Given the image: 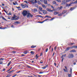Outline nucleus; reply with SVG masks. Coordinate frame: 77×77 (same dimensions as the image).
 I'll return each instance as SVG.
<instances>
[{
    "label": "nucleus",
    "mask_w": 77,
    "mask_h": 77,
    "mask_svg": "<svg viewBox=\"0 0 77 77\" xmlns=\"http://www.w3.org/2000/svg\"><path fill=\"white\" fill-rule=\"evenodd\" d=\"M17 9H20V7H17Z\"/></svg>",
    "instance_id": "nucleus-62"
},
{
    "label": "nucleus",
    "mask_w": 77,
    "mask_h": 77,
    "mask_svg": "<svg viewBox=\"0 0 77 77\" xmlns=\"http://www.w3.org/2000/svg\"><path fill=\"white\" fill-rule=\"evenodd\" d=\"M74 8H72L70 9V11H72V10H74Z\"/></svg>",
    "instance_id": "nucleus-24"
},
{
    "label": "nucleus",
    "mask_w": 77,
    "mask_h": 77,
    "mask_svg": "<svg viewBox=\"0 0 77 77\" xmlns=\"http://www.w3.org/2000/svg\"><path fill=\"white\" fill-rule=\"evenodd\" d=\"M14 24H19V22L18 21H16L14 22Z\"/></svg>",
    "instance_id": "nucleus-25"
},
{
    "label": "nucleus",
    "mask_w": 77,
    "mask_h": 77,
    "mask_svg": "<svg viewBox=\"0 0 77 77\" xmlns=\"http://www.w3.org/2000/svg\"><path fill=\"white\" fill-rule=\"evenodd\" d=\"M24 54H27V51H25L24 52Z\"/></svg>",
    "instance_id": "nucleus-30"
},
{
    "label": "nucleus",
    "mask_w": 77,
    "mask_h": 77,
    "mask_svg": "<svg viewBox=\"0 0 77 77\" xmlns=\"http://www.w3.org/2000/svg\"><path fill=\"white\" fill-rule=\"evenodd\" d=\"M46 10L48 12H53V10H51L50 8H47L46 9Z\"/></svg>",
    "instance_id": "nucleus-5"
},
{
    "label": "nucleus",
    "mask_w": 77,
    "mask_h": 77,
    "mask_svg": "<svg viewBox=\"0 0 77 77\" xmlns=\"http://www.w3.org/2000/svg\"><path fill=\"white\" fill-rule=\"evenodd\" d=\"M10 77V76L9 75H7L6 77Z\"/></svg>",
    "instance_id": "nucleus-61"
},
{
    "label": "nucleus",
    "mask_w": 77,
    "mask_h": 77,
    "mask_svg": "<svg viewBox=\"0 0 77 77\" xmlns=\"http://www.w3.org/2000/svg\"><path fill=\"white\" fill-rule=\"evenodd\" d=\"M34 11H35V12H37L38 11V10L36 8L34 9Z\"/></svg>",
    "instance_id": "nucleus-31"
},
{
    "label": "nucleus",
    "mask_w": 77,
    "mask_h": 77,
    "mask_svg": "<svg viewBox=\"0 0 77 77\" xmlns=\"http://www.w3.org/2000/svg\"><path fill=\"white\" fill-rule=\"evenodd\" d=\"M58 14H59V13H57L56 12H54V15H57Z\"/></svg>",
    "instance_id": "nucleus-10"
},
{
    "label": "nucleus",
    "mask_w": 77,
    "mask_h": 77,
    "mask_svg": "<svg viewBox=\"0 0 77 77\" xmlns=\"http://www.w3.org/2000/svg\"><path fill=\"white\" fill-rule=\"evenodd\" d=\"M69 1H70V0H66V2H69Z\"/></svg>",
    "instance_id": "nucleus-40"
},
{
    "label": "nucleus",
    "mask_w": 77,
    "mask_h": 77,
    "mask_svg": "<svg viewBox=\"0 0 77 77\" xmlns=\"http://www.w3.org/2000/svg\"><path fill=\"white\" fill-rule=\"evenodd\" d=\"M44 2L45 4H46H46H47V1L46 0H44Z\"/></svg>",
    "instance_id": "nucleus-14"
},
{
    "label": "nucleus",
    "mask_w": 77,
    "mask_h": 77,
    "mask_svg": "<svg viewBox=\"0 0 77 77\" xmlns=\"http://www.w3.org/2000/svg\"><path fill=\"white\" fill-rule=\"evenodd\" d=\"M71 74H68V76L69 77H71Z\"/></svg>",
    "instance_id": "nucleus-27"
},
{
    "label": "nucleus",
    "mask_w": 77,
    "mask_h": 77,
    "mask_svg": "<svg viewBox=\"0 0 77 77\" xmlns=\"http://www.w3.org/2000/svg\"><path fill=\"white\" fill-rule=\"evenodd\" d=\"M43 72H40L39 73V74H43Z\"/></svg>",
    "instance_id": "nucleus-50"
},
{
    "label": "nucleus",
    "mask_w": 77,
    "mask_h": 77,
    "mask_svg": "<svg viewBox=\"0 0 77 77\" xmlns=\"http://www.w3.org/2000/svg\"><path fill=\"white\" fill-rule=\"evenodd\" d=\"M43 14H47V11L45 10H43Z\"/></svg>",
    "instance_id": "nucleus-6"
},
{
    "label": "nucleus",
    "mask_w": 77,
    "mask_h": 77,
    "mask_svg": "<svg viewBox=\"0 0 77 77\" xmlns=\"http://www.w3.org/2000/svg\"><path fill=\"white\" fill-rule=\"evenodd\" d=\"M69 45H73V44L72 43H70V44H69Z\"/></svg>",
    "instance_id": "nucleus-33"
},
{
    "label": "nucleus",
    "mask_w": 77,
    "mask_h": 77,
    "mask_svg": "<svg viewBox=\"0 0 77 77\" xmlns=\"http://www.w3.org/2000/svg\"><path fill=\"white\" fill-rule=\"evenodd\" d=\"M58 15V16H62V14H59Z\"/></svg>",
    "instance_id": "nucleus-45"
},
{
    "label": "nucleus",
    "mask_w": 77,
    "mask_h": 77,
    "mask_svg": "<svg viewBox=\"0 0 77 77\" xmlns=\"http://www.w3.org/2000/svg\"><path fill=\"white\" fill-rule=\"evenodd\" d=\"M66 54H65L64 55H62V56H61V58H62V60H61V62H63V59H64V58H63V56L64 57H66Z\"/></svg>",
    "instance_id": "nucleus-4"
},
{
    "label": "nucleus",
    "mask_w": 77,
    "mask_h": 77,
    "mask_svg": "<svg viewBox=\"0 0 77 77\" xmlns=\"http://www.w3.org/2000/svg\"><path fill=\"white\" fill-rule=\"evenodd\" d=\"M63 3H66V0H63L62 1Z\"/></svg>",
    "instance_id": "nucleus-28"
},
{
    "label": "nucleus",
    "mask_w": 77,
    "mask_h": 77,
    "mask_svg": "<svg viewBox=\"0 0 77 77\" xmlns=\"http://www.w3.org/2000/svg\"><path fill=\"white\" fill-rule=\"evenodd\" d=\"M67 57L69 58V59H72V58H73V57H74V54H69L67 56Z\"/></svg>",
    "instance_id": "nucleus-3"
},
{
    "label": "nucleus",
    "mask_w": 77,
    "mask_h": 77,
    "mask_svg": "<svg viewBox=\"0 0 77 77\" xmlns=\"http://www.w3.org/2000/svg\"><path fill=\"white\" fill-rule=\"evenodd\" d=\"M56 1H57V2H60V0H56Z\"/></svg>",
    "instance_id": "nucleus-46"
},
{
    "label": "nucleus",
    "mask_w": 77,
    "mask_h": 77,
    "mask_svg": "<svg viewBox=\"0 0 77 77\" xmlns=\"http://www.w3.org/2000/svg\"><path fill=\"white\" fill-rule=\"evenodd\" d=\"M69 48H68L67 49H66V51H68Z\"/></svg>",
    "instance_id": "nucleus-29"
},
{
    "label": "nucleus",
    "mask_w": 77,
    "mask_h": 77,
    "mask_svg": "<svg viewBox=\"0 0 77 77\" xmlns=\"http://www.w3.org/2000/svg\"><path fill=\"white\" fill-rule=\"evenodd\" d=\"M28 13V12L27 11L24 10L23 11V15L24 17H26Z\"/></svg>",
    "instance_id": "nucleus-2"
},
{
    "label": "nucleus",
    "mask_w": 77,
    "mask_h": 77,
    "mask_svg": "<svg viewBox=\"0 0 77 77\" xmlns=\"http://www.w3.org/2000/svg\"><path fill=\"white\" fill-rule=\"evenodd\" d=\"M1 18H2L3 20H4L5 21H7V20H6V19H5V17H3L2 16H1Z\"/></svg>",
    "instance_id": "nucleus-9"
},
{
    "label": "nucleus",
    "mask_w": 77,
    "mask_h": 77,
    "mask_svg": "<svg viewBox=\"0 0 77 77\" xmlns=\"http://www.w3.org/2000/svg\"><path fill=\"white\" fill-rule=\"evenodd\" d=\"M39 17H41V18H43V17H42V16H39Z\"/></svg>",
    "instance_id": "nucleus-58"
},
{
    "label": "nucleus",
    "mask_w": 77,
    "mask_h": 77,
    "mask_svg": "<svg viewBox=\"0 0 77 77\" xmlns=\"http://www.w3.org/2000/svg\"><path fill=\"white\" fill-rule=\"evenodd\" d=\"M76 48V46H72V47L71 48Z\"/></svg>",
    "instance_id": "nucleus-23"
},
{
    "label": "nucleus",
    "mask_w": 77,
    "mask_h": 77,
    "mask_svg": "<svg viewBox=\"0 0 77 77\" xmlns=\"http://www.w3.org/2000/svg\"><path fill=\"white\" fill-rule=\"evenodd\" d=\"M39 9L41 11H43V10H42V8L41 7H39Z\"/></svg>",
    "instance_id": "nucleus-18"
},
{
    "label": "nucleus",
    "mask_w": 77,
    "mask_h": 77,
    "mask_svg": "<svg viewBox=\"0 0 77 77\" xmlns=\"http://www.w3.org/2000/svg\"><path fill=\"white\" fill-rule=\"evenodd\" d=\"M45 17H50L48 16H45Z\"/></svg>",
    "instance_id": "nucleus-63"
},
{
    "label": "nucleus",
    "mask_w": 77,
    "mask_h": 77,
    "mask_svg": "<svg viewBox=\"0 0 77 77\" xmlns=\"http://www.w3.org/2000/svg\"><path fill=\"white\" fill-rule=\"evenodd\" d=\"M4 12H5L6 13V14H8V13L6 11V10H5L4 9Z\"/></svg>",
    "instance_id": "nucleus-36"
},
{
    "label": "nucleus",
    "mask_w": 77,
    "mask_h": 77,
    "mask_svg": "<svg viewBox=\"0 0 77 77\" xmlns=\"http://www.w3.org/2000/svg\"><path fill=\"white\" fill-rule=\"evenodd\" d=\"M66 4V2H62L61 3V5H65Z\"/></svg>",
    "instance_id": "nucleus-21"
},
{
    "label": "nucleus",
    "mask_w": 77,
    "mask_h": 77,
    "mask_svg": "<svg viewBox=\"0 0 77 77\" xmlns=\"http://www.w3.org/2000/svg\"><path fill=\"white\" fill-rule=\"evenodd\" d=\"M34 2V3H37V1H36V0H35Z\"/></svg>",
    "instance_id": "nucleus-37"
},
{
    "label": "nucleus",
    "mask_w": 77,
    "mask_h": 77,
    "mask_svg": "<svg viewBox=\"0 0 77 77\" xmlns=\"http://www.w3.org/2000/svg\"><path fill=\"white\" fill-rule=\"evenodd\" d=\"M42 53H40V56H42Z\"/></svg>",
    "instance_id": "nucleus-59"
},
{
    "label": "nucleus",
    "mask_w": 77,
    "mask_h": 77,
    "mask_svg": "<svg viewBox=\"0 0 77 77\" xmlns=\"http://www.w3.org/2000/svg\"><path fill=\"white\" fill-rule=\"evenodd\" d=\"M41 2H44V0H39Z\"/></svg>",
    "instance_id": "nucleus-32"
},
{
    "label": "nucleus",
    "mask_w": 77,
    "mask_h": 77,
    "mask_svg": "<svg viewBox=\"0 0 77 77\" xmlns=\"http://www.w3.org/2000/svg\"><path fill=\"white\" fill-rule=\"evenodd\" d=\"M71 5V4H67L66 5V7H69V6H70Z\"/></svg>",
    "instance_id": "nucleus-11"
},
{
    "label": "nucleus",
    "mask_w": 77,
    "mask_h": 77,
    "mask_svg": "<svg viewBox=\"0 0 77 77\" xmlns=\"http://www.w3.org/2000/svg\"><path fill=\"white\" fill-rule=\"evenodd\" d=\"M56 47H57V46H55V47H54V50H56Z\"/></svg>",
    "instance_id": "nucleus-48"
},
{
    "label": "nucleus",
    "mask_w": 77,
    "mask_h": 77,
    "mask_svg": "<svg viewBox=\"0 0 77 77\" xmlns=\"http://www.w3.org/2000/svg\"><path fill=\"white\" fill-rule=\"evenodd\" d=\"M48 51V48H47L46 50V52H47Z\"/></svg>",
    "instance_id": "nucleus-47"
},
{
    "label": "nucleus",
    "mask_w": 77,
    "mask_h": 77,
    "mask_svg": "<svg viewBox=\"0 0 77 77\" xmlns=\"http://www.w3.org/2000/svg\"><path fill=\"white\" fill-rule=\"evenodd\" d=\"M11 61H10L9 63L8 64V65H7V66H9V65H10V64H11Z\"/></svg>",
    "instance_id": "nucleus-22"
},
{
    "label": "nucleus",
    "mask_w": 77,
    "mask_h": 77,
    "mask_svg": "<svg viewBox=\"0 0 77 77\" xmlns=\"http://www.w3.org/2000/svg\"><path fill=\"white\" fill-rule=\"evenodd\" d=\"M63 70H64V72H66V70L65 69H63Z\"/></svg>",
    "instance_id": "nucleus-60"
},
{
    "label": "nucleus",
    "mask_w": 77,
    "mask_h": 77,
    "mask_svg": "<svg viewBox=\"0 0 77 77\" xmlns=\"http://www.w3.org/2000/svg\"><path fill=\"white\" fill-rule=\"evenodd\" d=\"M2 5L3 6H5V4H2Z\"/></svg>",
    "instance_id": "nucleus-54"
},
{
    "label": "nucleus",
    "mask_w": 77,
    "mask_h": 77,
    "mask_svg": "<svg viewBox=\"0 0 77 77\" xmlns=\"http://www.w3.org/2000/svg\"><path fill=\"white\" fill-rule=\"evenodd\" d=\"M13 3L14 5H16V4L15 3L13 2Z\"/></svg>",
    "instance_id": "nucleus-52"
},
{
    "label": "nucleus",
    "mask_w": 77,
    "mask_h": 77,
    "mask_svg": "<svg viewBox=\"0 0 77 77\" xmlns=\"http://www.w3.org/2000/svg\"><path fill=\"white\" fill-rule=\"evenodd\" d=\"M16 18L15 17H12L11 18V20H14V18Z\"/></svg>",
    "instance_id": "nucleus-20"
},
{
    "label": "nucleus",
    "mask_w": 77,
    "mask_h": 77,
    "mask_svg": "<svg viewBox=\"0 0 77 77\" xmlns=\"http://www.w3.org/2000/svg\"><path fill=\"white\" fill-rule=\"evenodd\" d=\"M62 8H63V6H60V8H57V9H58V10H60V9H62Z\"/></svg>",
    "instance_id": "nucleus-12"
},
{
    "label": "nucleus",
    "mask_w": 77,
    "mask_h": 77,
    "mask_svg": "<svg viewBox=\"0 0 77 77\" xmlns=\"http://www.w3.org/2000/svg\"><path fill=\"white\" fill-rule=\"evenodd\" d=\"M32 3H33V4H35V2H33V1H32Z\"/></svg>",
    "instance_id": "nucleus-53"
},
{
    "label": "nucleus",
    "mask_w": 77,
    "mask_h": 77,
    "mask_svg": "<svg viewBox=\"0 0 77 77\" xmlns=\"http://www.w3.org/2000/svg\"><path fill=\"white\" fill-rule=\"evenodd\" d=\"M70 74H72V67L70 68Z\"/></svg>",
    "instance_id": "nucleus-8"
},
{
    "label": "nucleus",
    "mask_w": 77,
    "mask_h": 77,
    "mask_svg": "<svg viewBox=\"0 0 77 77\" xmlns=\"http://www.w3.org/2000/svg\"><path fill=\"white\" fill-rule=\"evenodd\" d=\"M45 68H46V66H45L43 67H42V69H45Z\"/></svg>",
    "instance_id": "nucleus-43"
},
{
    "label": "nucleus",
    "mask_w": 77,
    "mask_h": 77,
    "mask_svg": "<svg viewBox=\"0 0 77 77\" xmlns=\"http://www.w3.org/2000/svg\"><path fill=\"white\" fill-rule=\"evenodd\" d=\"M42 6L43 7V8L44 9H45V8H46V7L43 4L42 5Z\"/></svg>",
    "instance_id": "nucleus-13"
},
{
    "label": "nucleus",
    "mask_w": 77,
    "mask_h": 77,
    "mask_svg": "<svg viewBox=\"0 0 77 77\" xmlns=\"http://www.w3.org/2000/svg\"><path fill=\"white\" fill-rule=\"evenodd\" d=\"M33 15H32L29 12H28L27 13V14L26 15V17L27 18H30V17H31V18H32L33 17Z\"/></svg>",
    "instance_id": "nucleus-1"
},
{
    "label": "nucleus",
    "mask_w": 77,
    "mask_h": 77,
    "mask_svg": "<svg viewBox=\"0 0 77 77\" xmlns=\"http://www.w3.org/2000/svg\"><path fill=\"white\" fill-rule=\"evenodd\" d=\"M47 20H48V19H46L44 20L43 21V22H44V21H47Z\"/></svg>",
    "instance_id": "nucleus-34"
},
{
    "label": "nucleus",
    "mask_w": 77,
    "mask_h": 77,
    "mask_svg": "<svg viewBox=\"0 0 77 77\" xmlns=\"http://www.w3.org/2000/svg\"><path fill=\"white\" fill-rule=\"evenodd\" d=\"M75 3H77V0L74 2Z\"/></svg>",
    "instance_id": "nucleus-56"
},
{
    "label": "nucleus",
    "mask_w": 77,
    "mask_h": 77,
    "mask_svg": "<svg viewBox=\"0 0 77 77\" xmlns=\"http://www.w3.org/2000/svg\"><path fill=\"white\" fill-rule=\"evenodd\" d=\"M48 6H50V4H48Z\"/></svg>",
    "instance_id": "nucleus-64"
},
{
    "label": "nucleus",
    "mask_w": 77,
    "mask_h": 77,
    "mask_svg": "<svg viewBox=\"0 0 77 77\" xmlns=\"http://www.w3.org/2000/svg\"><path fill=\"white\" fill-rule=\"evenodd\" d=\"M21 6L23 8H26V5H23V4H22L21 5Z\"/></svg>",
    "instance_id": "nucleus-7"
},
{
    "label": "nucleus",
    "mask_w": 77,
    "mask_h": 77,
    "mask_svg": "<svg viewBox=\"0 0 77 77\" xmlns=\"http://www.w3.org/2000/svg\"><path fill=\"white\" fill-rule=\"evenodd\" d=\"M0 60H4V58H0Z\"/></svg>",
    "instance_id": "nucleus-42"
},
{
    "label": "nucleus",
    "mask_w": 77,
    "mask_h": 77,
    "mask_svg": "<svg viewBox=\"0 0 77 77\" xmlns=\"http://www.w3.org/2000/svg\"><path fill=\"white\" fill-rule=\"evenodd\" d=\"M36 47V46H34L33 45H32L31 46V48H35Z\"/></svg>",
    "instance_id": "nucleus-17"
},
{
    "label": "nucleus",
    "mask_w": 77,
    "mask_h": 77,
    "mask_svg": "<svg viewBox=\"0 0 77 77\" xmlns=\"http://www.w3.org/2000/svg\"><path fill=\"white\" fill-rule=\"evenodd\" d=\"M66 11H64L63 12V14H65V13H66Z\"/></svg>",
    "instance_id": "nucleus-39"
},
{
    "label": "nucleus",
    "mask_w": 77,
    "mask_h": 77,
    "mask_svg": "<svg viewBox=\"0 0 77 77\" xmlns=\"http://www.w3.org/2000/svg\"><path fill=\"white\" fill-rule=\"evenodd\" d=\"M12 52L13 53H16V51H12Z\"/></svg>",
    "instance_id": "nucleus-38"
},
{
    "label": "nucleus",
    "mask_w": 77,
    "mask_h": 77,
    "mask_svg": "<svg viewBox=\"0 0 77 77\" xmlns=\"http://www.w3.org/2000/svg\"><path fill=\"white\" fill-rule=\"evenodd\" d=\"M24 2H25V3H29V2H27V1H24Z\"/></svg>",
    "instance_id": "nucleus-41"
},
{
    "label": "nucleus",
    "mask_w": 77,
    "mask_h": 77,
    "mask_svg": "<svg viewBox=\"0 0 77 77\" xmlns=\"http://www.w3.org/2000/svg\"><path fill=\"white\" fill-rule=\"evenodd\" d=\"M70 52H76L75 50H73L71 51H70Z\"/></svg>",
    "instance_id": "nucleus-16"
},
{
    "label": "nucleus",
    "mask_w": 77,
    "mask_h": 77,
    "mask_svg": "<svg viewBox=\"0 0 77 77\" xmlns=\"http://www.w3.org/2000/svg\"><path fill=\"white\" fill-rule=\"evenodd\" d=\"M53 4H54V5H55L56 4V2H55V1H53Z\"/></svg>",
    "instance_id": "nucleus-26"
},
{
    "label": "nucleus",
    "mask_w": 77,
    "mask_h": 77,
    "mask_svg": "<svg viewBox=\"0 0 77 77\" xmlns=\"http://www.w3.org/2000/svg\"><path fill=\"white\" fill-rule=\"evenodd\" d=\"M51 7L52 8V9H54V7H53V6L52 5H51Z\"/></svg>",
    "instance_id": "nucleus-44"
},
{
    "label": "nucleus",
    "mask_w": 77,
    "mask_h": 77,
    "mask_svg": "<svg viewBox=\"0 0 77 77\" xmlns=\"http://www.w3.org/2000/svg\"><path fill=\"white\" fill-rule=\"evenodd\" d=\"M15 4H16V5H18V3H17V2H15Z\"/></svg>",
    "instance_id": "nucleus-51"
},
{
    "label": "nucleus",
    "mask_w": 77,
    "mask_h": 77,
    "mask_svg": "<svg viewBox=\"0 0 77 77\" xmlns=\"http://www.w3.org/2000/svg\"><path fill=\"white\" fill-rule=\"evenodd\" d=\"M30 53H31V54H34V53H35V52H34L33 51H31Z\"/></svg>",
    "instance_id": "nucleus-19"
},
{
    "label": "nucleus",
    "mask_w": 77,
    "mask_h": 77,
    "mask_svg": "<svg viewBox=\"0 0 77 77\" xmlns=\"http://www.w3.org/2000/svg\"><path fill=\"white\" fill-rule=\"evenodd\" d=\"M37 3H38V5H41V4H42L41 2H40V1H38Z\"/></svg>",
    "instance_id": "nucleus-15"
},
{
    "label": "nucleus",
    "mask_w": 77,
    "mask_h": 77,
    "mask_svg": "<svg viewBox=\"0 0 77 77\" xmlns=\"http://www.w3.org/2000/svg\"><path fill=\"white\" fill-rule=\"evenodd\" d=\"M2 63H3V62L2 61H0V65L2 64Z\"/></svg>",
    "instance_id": "nucleus-35"
},
{
    "label": "nucleus",
    "mask_w": 77,
    "mask_h": 77,
    "mask_svg": "<svg viewBox=\"0 0 77 77\" xmlns=\"http://www.w3.org/2000/svg\"><path fill=\"white\" fill-rule=\"evenodd\" d=\"M11 12H9L8 13V14H9L10 15H11Z\"/></svg>",
    "instance_id": "nucleus-49"
},
{
    "label": "nucleus",
    "mask_w": 77,
    "mask_h": 77,
    "mask_svg": "<svg viewBox=\"0 0 77 77\" xmlns=\"http://www.w3.org/2000/svg\"><path fill=\"white\" fill-rule=\"evenodd\" d=\"M27 67H28V68H31V67H30L29 66H27Z\"/></svg>",
    "instance_id": "nucleus-57"
},
{
    "label": "nucleus",
    "mask_w": 77,
    "mask_h": 77,
    "mask_svg": "<svg viewBox=\"0 0 77 77\" xmlns=\"http://www.w3.org/2000/svg\"><path fill=\"white\" fill-rule=\"evenodd\" d=\"M64 67H65V68L66 69V70H67V68H66V67L65 66Z\"/></svg>",
    "instance_id": "nucleus-55"
}]
</instances>
